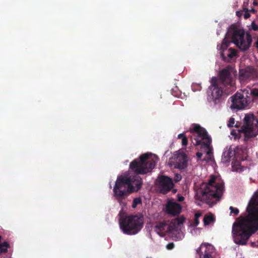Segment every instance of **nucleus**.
Segmentation results:
<instances>
[{
  "label": "nucleus",
  "mask_w": 258,
  "mask_h": 258,
  "mask_svg": "<svg viewBox=\"0 0 258 258\" xmlns=\"http://www.w3.org/2000/svg\"><path fill=\"white\" fill-rule=\"evenodd\" d=\"M204 244L205 243L202 244L201 246L199 247V248H198V249H197V252L199 254L200 257L201 256L202 253L201 251V249L203 248V247H204Z\"/></svg>",
  "instance_id": "obj_30"
},
{
  "label": "nucleus",
  "mask_w": 258,
  "mask_h": 258,
  "mask_svg": "<svg viewBox=\"0 0 258 258\" xmlns=\"http://www.w3.org/2000/svg\"><path fill=\"white\" fill-rule=\"evenodd\" d=\"M196 156L197 157V160L199 161V160L201 159V157H202L203 154L201 152H198L196 153Z\"/></svg>",
  "instance_id": "obj_34"
},
{
  "label": "nucleus",
  "mask_w": 258,
  "mask_h": 258,
  "mask_svg": "<svg viewBox=\"0 0 258 258\" xmlns=\"http://www.w3.org/2000/svg\"><path fill=\"white\" fill-rule=\"evenodd\" d=\"M253 5H254V6H257V5H258V3H257L256 2L254 1V2H253Z\"/></svg>",
  "instance_id": "obj_40"
},
{
  "label": "nucleus",
  "mask_w": 258,
  "mask_h": 258,
  "mask_svg": "<svg viewBox=\"0 0 258 258\" xmlns=\"http://www.w3.org/2000/svg\"><path fill=\"white\" fill-rule=\"evenodd\" d=\"M251 29L254 31H258V25H256L254 22H252L251 25Z\"/></svg>",
  "instance_id": "obj_31"
},
{
  "label": "nucleus",
  "mask_w": 258,
  "mask_h": 258,
  "mask_svg": "<svg viewBox=\"0 0 258 258\" xmlns=\"http://www.w3.org/2000/svg\"><path fill=\"white\" fill-rule=\"evenodd\" d=\"M232 104L231 108L237 110L245 109L250 103L249 99L243 97V95H241V92H237L234 95L230 97Z\"/></svg>",
  "instance_id": "obj_10"
},
{
  "label": "nucleus",
  "mask_w": 258,
  "mask_h": 258,
  "mask_svg": "<svg viewBox=\"0 0 258 258\" xmlns=\"http://www.w3.org/2000/svg\"><path fill=\"white\" fill-rule=\"evenodd\" d=\"M10 247L9 243L5 241L0 243V255L3 253H6L8 251V249Z\"/></svg>",
  "instance_id": "obj_20"
},
{
  "label": "nucleus",
  "mask_w": 258,
  "mask_h": 258,
  "mask_svg": "<svg viewBox=\"0 0 258 258\" xmlns=\"http://www.w3.org/2000/svg\"><path fill=\"white\" fill-rule=\"evenodd\" d=\"M158 158L151 153L143 154L130 164V169L137 175L129 176L124 174L118 176L113 189L114 197L120 205L129 194L138 191L142 187L143 181L139 174L150 172L155 167Z\"/></svg>",
  "instance_id": "obj_1"
},
{
  "label": "nucleus",
  "mask_w": 258,
  "mask_h": 258,
  "mask_svg": "<svg viewBox=\"0 0 258 258\" xmlns=\"http://www.w3.org/2000/svg\"><path fill=\"white\" fill-rule=\"evenodd\" d=\"M235 123V119L233 117H231L228 121V126L229 127H233Z\"/></svg>",
  "instance_id": "obj_29"
},
{
  "label": "nucleus",
  "mask_w": 258,
  "mask_h": 258,
  "mask_svg": "<svg viewBox=\"0 0 258 258\" xmlns=\"http://www.w3.org/2000/svg\"><path fill=\"white\" fill-rule=\"evenodd\" d=\"M250 11L252 12V13H254L255 12V10L252 8V9H251Z\"/></svg>",
  "instance_id": "obj_41"
},
{
  "label": "nucleus",
  "mask_w": 258,
  "mask_h": 258,
  "mask_svg": "<svg viewBox=\"0 0 258 258\" xmlns=\"http://www.w3.org/2000/svg\"><path fill=\"white\" fill-rule=\"evenodd\" d=\"M247 215L238 223H234L233 232L236 235L235 242L245 245L250 236L258 231V193L251 198L246 207Z\"/></svg>",
  "instance_id": "obj_2"
},
{
  "label": "nucleus",
  "mask_w": 258,
  "mask_h": 258,
  "mask_svg": "<svg viewBox=\"0 0 258 258\" xmlns=\"http://www.w3.org/2000/svg\"><path fill=\"white\" fill-rule=\"evenodd\" d=\"M119 223L123 233L127 235H135L143 228L144 218L140 213L122 216L119 219Z\"/></svg>",
  "instance_id": "obj_6"
},
{
  "label": "nucleus",
  "mask_w": 258,
  "mask_h": 258,
  "mask_svg": "<svg viewBox=\"0 0 258 258\" xmlns=\"http://www.w3.org/2000/svg\"><path fill=\"white\" fill-rule=\"evenodd\" d=\"M174 186L172 178L162 175V195H165L170 191H172L174 194H175L177 189L174 188Z\"/></svg>",
  "instance_id": "obj_13"
},
{
  "label": "nucleus",
  "mask_w": 258,
  "mask_h": 258,
  "mask_svg": "<svg viewBox=\"0 0 258 258\" xmlns=\"http://www.w3.org/2000/svg\"><path fill=\"white\" fill-rule=\"evenodd\" d=\"M185 220V217L182 215L173 219L168 225L169 231H177L180 228Z\"/></svg>",
  "instance_id": "obj_14"
},
{
  "label": "nucleus",
  "mask_w": 258,
  "mask_h": 258,
  "mask_svg": "<svg viewBox=\"0 0 258 258\" xmlns=\"http://www.w3.org/2000/svg\"><path fill=\"white\" fill-rule=\"evenodd\" d=\"M177 139H181V144L182 146H187L188 144V139L184 133L179 134L177 136Z\"/></svg>",
  "instance_id": "obj_23"
},
{
  "label": "nucleus",
  "mask_w": 258,
  "mask_h": 258,
  "mask_svg": "<svg viewBox=\"0 0 258 258\" xmlns=\"http://www.w3.org/2000/svg\"><path fill=\"white\" fill-rule=\"evenodd\" d=\"M234 155V153L232 150H227L223 152L222 159L225 162H228L230 158Z\"/></svg>",
  "instance_id": "obj_17"
},
{
  "label": "nucleus",
  "mask_w": 258,
  "mask_h": 258,
  "mask_svg": "<svg viewBox=\"0 0 258 258\" xmlns=\"http://www.w3.org/2000/svg\"><path fill=\"white\" fill-rule=\"evenodd\" d=\"M250 89L251 88H249L248 89L246 88L242 90V93H241V95H243V97L245 98L250 99L249 103L252 102V99H251V95H250Z\"/></svg>",
  "instance_id": "obj_21"
},
{
  "label": "nucleus",
  "mask_w": 258,
  "mask_h": 258,
  "mask_svg": "<svg viewBox=\"0 0 258 258\" xmlns=\"http://www.w3.org/2000/svg\"><path fill=\"white\" fill-rule=\"evenodd\" d=\"M189 132L191 134L190 140L195 146L200 145L202 148L208 150L207 157L203 160L208 162L212 159V151L210 147L212 139L208 135L207 131L199 124L194 123L189 128Z\"/></svg>",
  "instance_id": "obj_5"
},
{
  "label": "nucleus",
  "mask_w": 258,
  "mask_h": 258,
  "mask_svg": "<svg viewBox=\"0 0 258 258\" xmlns=\"http://www.w3.org/2000/svg\"><path fill=\"white\" fill-rule=\"evenodd\" d=\"M243 76L245 79H247L249 77V75L247 74V71H246L244 74L241 75V76Z\"/></svg>",
  "instance_id": "obj_37"
},
{
  "label": "nucleus",
  "mask_w": 258,
  "mask_h": 258,
  "mask_svg": "<svg viewBox=\"0 0 258 258\" xmlns=\"http://www.w3.org/2000/svg\"><path fill=\"white\" fill-rule=\"evenodd\" d=\"M202 216L201 213H196L195 215V218L199 219V218Z\"/></svg>",
  "instance_id": "obj_36"
},
{
  "label": "nucleus",
  "mask_w": 258,
  "mask_h": 258,
  "mask_svg": "<svg viewBox=\"0 0 258 258\" xmlns=\"http://www.w3.org/2000/svg\"><path fill=\"white\" fill-rule=\"evenodd\" d=\"M224 183L217 181L216 176L212 175L208 182L203 183L197 190V199L208 204H215L222 195Z\"/></svg>",
  "instance_id": "obj_3"
},
{
  "label": "nucleus",
  "mask_w": 258,
  "mask_h": 258,
  "mask_svg": "<svg viewBox=\"0 0 258 258\" xmlns=\"http://www.w3.org/2000/svg\"><path fill=\"white\" fill-rule=\"evenodd\" d=\"M244 124L240 131L246 139L254 138L258 135V119L253 114H247L244 118Z\"/></svg>",
  "instance_id": "obj_8"
},
{
  "label": "nucleus",
  "mask_w": 258,
  "mask_h": 258,
  "mask_svg": "<svg viewBox=\"0 0 258 258\" xmlns=\"http://www.w3.org/2000/svg\"><path fill=\"white\" fill-rule=\"evenodd\" d=\"M162 237L164 236V235H163V234H162Z\"/></svg>",
  "instance_id": "obj_43"
},
{
  "label": "nucleus",
  "mask_w": 258,
  "mask_h": 258,
  "mask_svg": "<svg viewBox=\"0 0 258 258\" xmlns=\"http://www.w3.org/2000/svg\"><path fill=\"white\" fill-rule=\"evenodd\" d=\"M177 198L179 202H182L184 200V198L179 194L177 195Z\"/></svg>",
  "instance_id": "obj_35"
},
{
  "label": "nucleus",
  "mask_w": 258,
  "mask_h": 258,
  "mask_svg": "<svg viewBox=\"0 0 258 258\" xmlns=\"http://www.w3.org/2000/svg\"><path fill=\"white\" fill-rule=\"evenodd\" d=\"M215 218L213 214L206 215L204 218V223L205 225H208L215 221Z\"/></svg>",
  "instance_id": "obj_18"
},
{
  "label": "nucleus",
  "mask_w": 258,
  "mask_h": 258,
  "mask_svg": "<svg viewBox=\"0 0 258 258\" xmlns=\"http://www.w3.org/2000/svg\"><path fill=\"white\" fill-rule=\"evenodd\" d=\"M152 232H154L160 236H161V222L160 220L153 224Z\"/></svg>",
  "instance_id": "obj_16"
},
{
  "label": "nucleus",
  "mask_w": 258,
  "mask_h": 258,
  "mask_svg": "<svg viewBox=\"0 0 258 258\" xmlns=\"http://www.w3.org/2000/svg\"><path fill=\"white\" fill-rule=\"evenodd\" d=\"M188 157L186 154L183 152H176L169 158L167 162L168 165L170 167L179 170L185 169L187 166Z\"/></svg>",
  "instance_id": "obj_9"
},
{
  "label": "nucleus",
  "mask_w": 258,
  "mask_h": 258,
  "mask_svg": "<svg viewBox=\"0 0 258 258\" xmlns=\"http://www.w3.org/2000/svg\"><path fill=\"white\" fill-rule=\"evenodd\" d=\"M205 251L203 258H213L212 254L214 252V247L209 243L204 244Z\"/></svg>",
  "instance_id": "obj_15"
},
{
  "label": "nucleus",
  "mask_w": 258,
  "mask_h": 258,
  "mask_svg": "<svg viewBox=\"0 0 258 258\" xmlns=\"http://www.w3.org/2000/svg\"><path fill=\"white\" fill-rule=\"evenodd\" d=\"M155 185L158 192L161 193V174L160 173L155 181Z\"/></svg>",
  "instance_id": "obj_22"
},
{
  "label": "nucleus",
  "mask_w": 258,
  "mask_h": 258,
  "mask_svg": "<svg viewBox=\"0 0 258 258\" xmlns=\"http://www.w3.org/2000/svg\"><path fill=\"white\" fill-rule=\"evenodd\" d=\"M236 15L238 16V17H240L241 16V13L239 11H237L236 12Z\"/></svg>",
  "instance_id": "obj_39"
},
{
  "label": "nucleus",
  "mask_w": 258,
  "mask_h": 258,
  "mask_svg": "<svg viewBox=\"0 0 258 258\" xmlns=\"http://www.w3.org/2000/svg\"><path fill=\"white\" fill-rule=\"evenodd\" d=\"M182 211V206L173 201V199L168 200L165 207L166 213L173 217L178 216Z\"/></svg>",
  "instance_id": "obj_12"
},
{
  "label": "nucleus",
  "mask_w": 258,
  "mask_h": 258,
  "mask_svg": "<svg viewBox=\"0 0 258 258\" xmlns=\"http://www.w3.org/2000/svg\"><path fill=\"white\" fill-rule=\"evenodd\" d=\"M232 42L242 51L247 50L250 46L252 38L251 35L247 33L245 37L243 30L234 26L230 30Z\"/></svg>",
  "instance_id": "obj_7"
},
{
  "label": "nucleus",
  "mask_w": 258,
  "mask_h": 258,
  "mask_svg": "<svg viewBox=\"0 0 258 258\" xmlns=\"http://www.w3.org/2000/svg\"><path fill=\"white\" fill-rule=\"evenodd\" d=\"M199 223H200V222H199V219L194 218L193 226L196 227V226H198L199 224Z\"/></svg>",
  "instance_id": "obj_33"
},
{
  "label": "nucleus",
  "mask_w": 258,
  "mask_h": 258,
  "mask_svg": "<svg viewBox=\"0 0 258 258\" xmlns=\"http://www.w3.org/2000/svg\"><path fill=\"white\" fill-rule=\"evenodd\" d=\"M244 14L243 15L244 18L245 19H247L248 18H249L250 16V15L249 13V10L247 8H244Z\"/></svg>",
  "instance_id": "obj_28"
},
{
  "label": "nucleus",
  "mask_w": 258,
  "mask_h": 258,
  "mask_svg": "<svg viewBox=\"0 0 258 258\" xmlns=\"http://www.w3.org/2000/svg\"><path fill=\"white\" fill-rule=\"evenodd\" d=\"M142 203V201L140 198H137L134 199L132 205V207L135 208L138 205Z\"/></svg>",
  "instance_id": "obj_25"
},
{
  "label": "nucleus",
  "mask_w": 258,
  "mask_h": 258,
  "mask_svg": "<svg viewBox=\"0 0 258 258\" xmlns=\"http://www.w3.org/2000/svg\"><path fill=\"white\" fill-rule=\"evenodd\" d=\"M162 231L163 230V229H164V227L165 226H166V224L165 223L164 221H162Z\"/></svg>",
  "instance_id": "obj_38"
},
{
  "label": "nucleus",
  "mask_w": 258,
  "mask_h": 258,
  "mask_svg": "<svg viewBox=\"0 0 258 258\" xmlns=\"http://www.w3.org/2000/svg\"><path fill=\"white\" fill-rule=\"evenodd\" d=\"M230 43V42L224 39L220 46L217 45L218 48L220 47L221 56L223 60L226 62L230 61V59L237 54V51L235 49L232 48L227 49Z\"/></svg>",
  "instance_id": "obj_11"
},
{
  "label": "nucleus",
  "mask_w": 258,
  "mask_h": 258,
  "mask_svg": "<svg viewBox=\"0 0 258 258\" xmlns=\"http://www.w3.org/2000/svg\"><path fill=\"white\" fill-rule=\"evenodd\" d=\"M231 77L230 71L224 69L219 73V78L217 79L213 77L211 80V101L214 105L220 104L222 101V97L225 91V88L227 86H231Z\"/></svg>",
  "instance_id": "obj_4"
},
{
  "label": "nucleus",
  "mask_w": 258,
  "mask_h": 258,
  "mask_svg": "<svg viewBox=\"0 0 258 258\" xmlns=\"http://www.w3.org/2000/svg\"><path fill=\"white\" fill-rule=\"evenodd\" d=\"M256 47L258 48V38L256 42Z\"/></svg>",
  "instance_id": "obj_42"
},
{
  "label": "nucleus",
  "mask_w": 258,
  "mask_h": 258,
  "mask_svg": "<svg viewBox=\"0 0 258 258\" xmlns=\"http://www.w3.org/2000/svg\"><path fill=\"white\" fill-rule=\"evenodd\" d=\"M174 246V243L173 242H171V243H169L166 245V248L168 250H171L173 248Z\"/></svg>",
  "instance_id": "obj_32"
},
{
  "label": "nucleus",
  "mask_w": 258,
  "mask_h": 258,
  "mask_svg": "<svg viewBox=\"0 0 258 258\" xmlns=\"http://www.w3.org/2000/svg\"><path fill=\"white\" fill-rule=\"evenodd\" d=\"M181 178H182V176L180 175V174H179V173L175 174L174 177V180L175 182H177L179 181L180 180H181Z\"/></svg>",
  "instance_id": "obj_26"
},
{
  "label": "nucleus",
  "mask_w": 258,
  "mask_h": 258,
  "mask_svg": "<svg viewBox=\"0 0 258 258\" xmlns=\"http://www.w3.org/2000/svg\"><path fill=\"white\" fill-rule=\"evenodd\" d=\"M181 91L177 86L171 89V94L175 97H178L181 95Z\"/></svg>",
  "instance_id": "obj_24"
},
{
  "label": "nucleus",
  "mask_w": 258,
  "mask_h": 258,
  "mask_svg": "<svg viewBox=\"0 0 258 258\" xmlns=\"http://www.w3.org/2000/svg\"><path fill=\"white\" fill-rule=\"evenodd\" d=\"M250 95H251L252 102H254L258 100V88H253L250 89Z\"/></svg>",
  "instance_id": "obj_19"
},
{
  "label": "nucleus",
  "mask_w": 258,
  "mask_h": 258,
  "mask_svg": "<svg viewBox=\"0 0 258 258\" xmlns=\"http://www.w3.org/2000/svg\"><path fill=\"white\" fill-rule=\"evenodd\" d=\"M230 213H234L235 215H237L239 213V210L237 208H234L233 207H230Z\"/></svg>",
  "instance_id": "obj_27"
}]
</instances>
